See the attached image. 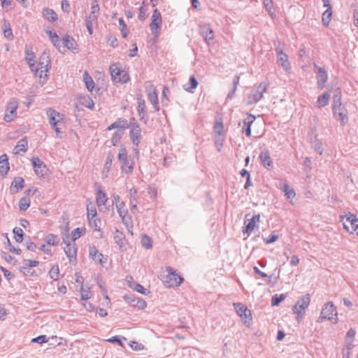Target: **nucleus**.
<instances>
[{"mask_svg": "<svg viewBox=\"0 0 358 358\" xmlns=\"http://www.w3.org/2000/svg\"><path fill=\"white\" fill-rule=\"evenodd\" d=\"M25 54H26L25 59H26L28 65L29 66L31 71L33 73H35L36 74H37L39 69L37 68H35V57H35L34 52H32L31 50L27 48L25 50Z\"/></svg>", "mask_w": 358, "mask_h": 358, "instance_id": "24", "label": "nucleus"}, {"mask_svg": "<svg viewBox=\"0 0 358 358\" xmlns=\"http://www.w3.org/2000/svg\"><path fill=\"white\" fill-rule=\"evenodd\" d=\"M332 17V7H329L322 13V22L323 26L327 27L330 23Z\"/></svg>", "mask_w": 358, "mask_h": 358, "instance_id": "37", "label": "nucleus"}, {"mask_svg": "<svg viewBox=\"0 0 358 358\" xmlns=\"http://www.w3.org/2000/svg\"><path fill=\"white\" fill-rule=\"evenodd\" d=\"M324 320H330L333 324L338 322L337 310L331 301L325 303L320 313L319 321L323 322Z\"/></svg>", "mask_w": 358, "mask_h": 358, "instance_id": "4", "label": "nucleus"}, {"mask_svg": "<svg viewBox=\"0 0 358 358\" xmlns=\"http://www.w3.org/2000/svg\"><path fill=\"white\" fill-rule=\"evenodd\" d=\"M3 27H4L3 29L4 37L6 38H7L8 40H13L14 36L13 34V31L10 28V24L9 21L4 19L3 21Z\"/></svg>", "mask_w": 358, "mask_h": 358, "instance_id": "35", "label": "nucleus"}, {"mask_svg": "<svg viewBox=\"0 0 358 358\" xmlns=\"http://www.w3.org/2000/svg\"><path fill=\"white\" fill-rule=\"evenodd\" d=\"M129 287L134 289V291L143 294H147V293L150 292H147V289L143 285L136 282H130Z\"/></svg>", "mask_w": 358, "mask_h": 358, "instance_id": "45", "label": "nucleus"}, {"mask_svg": "<svg viewBox=\"0 0 358 358\" xmlns=\"http://www.w3.org/2000/svg\"><path fill=\"white\" fill-rule=\"evenodd\" d=\"M310 302V296L306 294L303 297L299 299L292 307L293 313L296 315L298 322L301 321L305 310L308 307Z\"/></svg>", "mask_w": 358, "mask_h": 358, "instance_id": "5", "label": "nucleus"}, {"mask_svg": "<svg viewBox=\"0 0 358 358\" xmlns=\"http://www.w3.org/2000/svg\"><path fill=\"white\" fill-rule=\"evenodd\" d=\"M85 231V228L78 227V228L75 229L71 233L72 241L75 242L77 239H78L81 236L83 233H84Z\"/></svg>", "mask_w": 358, "mask_h": 358, "instance_id": "54", "label": "nucleus"}, {"mask_svg": "<svg viewBox=\"0 0 358 358\" xmlns=\"http://www.w3.org/2000/svg\"><path fill=\"white\" fill-rule=\"evenodd\" d=\"M123 299L130 306L135 307L138 310H143L147 306V303L144 299L137 297L133 294H124Z\"/></svg>", "mask_w": 358, "mask_h": 358, "instance_id": "10", "label": "nucleus"}, {"mask_svg": "<svg viewBox=\"0 0 358 358\" xmlns=\"http://www.w3.org/2000/svg\"><path fill=\"white\" fill-rule=\"evenodd\" d=\"M137 190L132 187L129 189V194H130V203H131V210H134V209L137 210V206H136V195Z\"/></svg>", "mask_w": 358, "mask_h": 358, "instance_id": "46", "label": "nucleus"}, {"mask_svg": "<svg viewBox=\"0 0 358 358\" xmlns=\"http://www.w3.org/2000/svg\"><path fill=\"white\" fill-rule=\"evenodd\" d=\"M233 306L238 315L241 317L243 324L246 327H250L252 322L251 311L241 303H234Z\"/></svg>", "mask_w": 358, "mask_h": 358, "instance_id": "6", "label": "nucleus"}, {"mask_svg": "<svg viewBox=\"0 0 358 358\" xmlns=\"http://www.w3.org/2000/svg\"><path fill=\"white\" fill-rule=\"evenodd\" d=\"M114 159V155L111 152H109L107 155L106 162L104 164V169L109 171L111 169L113 161Z\"/></svg>", "mask_w": 358, "mask_h": 358, "instance_id": "57", "label": "nucleus"}, {"mask_svg": "<svg viewBox=\"0 0 358 358\" xmlns=\"http://www.w3.org/2000/svg\"><path fill=\"white\" fill-rule=\"evenodd\" d=\"M122 340H126V338L120 336H114L108 339V342L112 343H117L120 346H123Z\"/></svg>", "mask_w": 358, "mask_h": 358, "instance_id": "58", "label": "nucleus"}, {"mask_svg": "<svg viewBox=\"0 0 358 358\" xmlns=\"http://www.w3.org/2000/svg\"><path fill=\"white\" fill-rule=\"evenodd\" d=\"M253 271H254L255 273L260 275L261 277H262V278H268L266 280V283L267 284H270L271 283V278L272 275H268L264 272L260 271L259 268L257 266H254L253 267Z\"/></svg>", "mask_w": 358, "mask_h": 358, "instance_id": "60", "label": "nucleus"}, {"mask_svg": "<svg viewBox=\"0 0 358 358\" xmlns=\"http://www.w3.org/2000/svg\"><path fill=\"white\" fill-rule=\"evenodd\" d=\"M151 20L152 21L150 24V29L155 36L157 38L159 36V32L157 30L161 28L162 22L161 13L157 8L154 10Z\"/></svg>", "mask_w": 358, "mask_h": 358, "instance_id": "12", "label": "nucleus"}, {"mask_svg": "<svg viewBox=\"0 0 358 358\" xmlns=\"http://www.w3.org/2000/svg\"><path fill=\"white\" fill-rule=\"evenodd\" d=\"M24 187V180L22 177H15L11 183L10 187V192L13 194L18 192Z\"/></svg>", "mask_w": 358, "mask_h": 358, "instance_id": "27", "label": "nucleus"}, {"mask_svg": "<svg viewBox=\"0 0 358 358\" xmlns=\"http://www.w3.org/2000/svg\"><path fill=\"white\" fill-rule=\"evenodd\" d=\"M64 243L66 244V247L64 248V252L69 259V262L71 264H75L76 263L77 255L76 244L74 242L73 243H71L70 242H66L64 239Z\"/></svg>", "mask_w": 358, "mask_h": 358, "instance_id": "16", "label": "nucleus"}, {"mask_svg": "<svg viewBox=\"0 0 358 358\" xmlns=\"http://www.w3.org/2000/svg\"><path fill=\"white\" fill-rule=\"evenodd\" d=\"M90 256L96 262L101 266H104L106 263V259L104 258L103 255L99 252L95 246L90 247Z\"/></svg>", "mask_w": 358, "mask_h": 358, "instance_id": "21", "label": "nucleus"}, {"mask_svg": "<svg viewBox=\"0 0 358 358\" xmlns=\"http://www.w3.org/2000/svg\"><path fill=\"white\" fill-rule=\"evenodd\" d=\"M45 242L50 245H56L58 242V237L57 236L53 234H49L47 235L45 238Z\"/></svg>", "mask_w": 358, "mask_h": 358, "instance_id": "56", "label": "nucleus"}, {"mask_svg": "<svg viewBox=\"0 0 358 358\" xmlns=\"http://www.w3.org/2000/svg\"><path fill=\"white\" fill-rule=\"evenodd\" d=\"M256 117L254 115L249 114L248 117L243 120V127L242 128L243 133H245L247 137H250L252 135L251 125L255 120Z\"/></svg>", "mask_w": 358, "mask_h": 358, "instance_id": "23", "label": "nucleus"}, {"mask_svg": "<svg viewBox=\"0 0 358 358\" xmlns=\"http://www.w3.org/2000/svg\"><path fill=\"white\" fill-rule=\"evenodd\" d=\"M166 271L168 272V275L166 282L168 284V287H178L181 285L184 278L176 273V271L173 268L167 267Z\"/></svg>", "mask_w": 358, "mask_h": 358, "instance_id": "9", "label": "nucleus"}, {"mask_svg": "<svg viewBox=\"0 0 358 358\" xmlns=\"http://www.w3.org/2000/svg\"><path fill=\"white\" fill-rule=\"evenodd\" d=\"M63 42L66 48L69 50H73L76 48V41L74 40V38L70 37L69 35L66 34L64 36Z\"/></svg>", "mask_w": 358, "mask_h": 358, "instance_id": "43", "label": "nucleus"}, {"mask_svg": "<svg viewBox=\"0 0 358 358\" xmlns=\"http://www.w3.org/2000/svg\"><path fill=\"white\" fill-rule=\"evenodd\" d=\"M269 83L267 81H263L257 85H255L246 96V105L251 106L258 103L264 97V94L266 92Z\"/></svg>", "mask_w": 358, "mask_h": 358, "instance_id": "2", "label": "nucleus"}, {"mask_svg": "<svg viewBox=\"0 0 358 358\" xmlns=\"http://www.w3.org/2000/svg\"><path fill=\"white\" fill-rule=\"evenodd\" d=\"M31 164L36 175L41 178H44L48 171L46 165L38 157H33Z\"/></svg>", "mask_w": 358, "mask_h": 358, "instance_id": "15", "label": "nucleus"}, {"mask_svg": "<svg viewBox=\"0 0 358 358\" xmlns=\"http://www.w3.org/2000/svg\"><path fill=\"white\" fill-rule=\"evenodd\" d=\"M260 215L255 214L251 219L245 220L244 224L245 225V229H243L242 231L244 234H250L251 232L255 229L257 223L259 222Z\"/></svg>", "mask_w": 358, "mask_h": 358, "instance_id": "19", "label": "nucleus"}, {"mask_svg": "<svg viewBox=\"0 0 358 358\" xmlns=\"http://www.w3.org/2000/svg\"><path fill=\"white\" fill-rule=\"evenodd\" d=\"M129 128V124L125 118L120 117L115 122L109 125L106 130L110 131L114 129H120L124 131L126 129Z\"/></svg>", "mask_w": 358, "mask_h": 358, "instance_id": "25", "label": "nucleus"}, {"mask_svg": "<svg viewBox=\"0 0 358 358\" xmlns=\"http://www.w3.org/2000/svg\"><path fill=\"white\" fill-rule=\"evenodd\" d=\"M46 114L49 120L51 127L54 129L57 134L61 133L59 128L57 127L59 122L63 121L64 115L52 108H48L46 110Z\"/></svg>", "mask_w": 358, "mask_h": 358, "instance_id": "8", "label": "nucleus"}, {"mask_svg": "<svg viewBox=\"0 0 358 358\" xmlns=\"http://www.w3.org/2000/svg\"><path fill=\"white\" fill-rule=\"evenodd\" d=\"M122 134H123V131H116L115 132H114L113 134L112 138H111V143L113 146H115L117 145V143H119V141H120V139L122 138Z\"/></svg>", "mask_w": 358, "mask_h": 358, "instance_id": "55", "label": "nucleus"}, {"mask_svg": "<svg viewBox=\"0 0 358 358\" xmlns=\"http://www.w3.org/2000/svg\"><path fill=\"white\" fill-rule=\"evenodd\" d=\"M87 219H90V217H95L97 215L96 207L92 205L90 206L89 205L87 206Z\"/></svg>", "mask_w": 358, "mask_h": 358, "instance_id": "63", "label": "nucleus"}, {"mask_svg": "<svg viewBox=\"0 0 358 358\" xmlns=\"http://www.w3.org/2000/svg\"><path fill=\"white\" fill-rule=\"evenodd\" d=\"M148 99L152 104H156V102L158 101V96L155 88L148 92Z\"/></svg>", "mask_w": 358, "mask_h": 358, "instance_id": "53", "label": "nucleus"}, {"mask_svg": "<svg viewBox=\"0 0 358 358\" xmlns=\"http://www.w3.org/2000/svg\"><path fill=\"white\" fill-rule=\"evenodd\" d=\"M314 71L317 76L318 88L323 89L328 80V74L324 67L319 66L316 63L313 64Z\"/></svg>", "mask_w": 358, "mask_h": 358, "instance_id": "11", "label": "nucleus"}, {"mask_svg": "<svg viewBox=\"0 0 358 358\" xmlns=\"http://www.w3.org/2000/svg\"><path fill=\"white\" fill-rule=\"evenodd\" d=\"M331 94L329 92H324L322 94L318 96L317 103L318 107H324L329 104Z\"/></svg>", "mask_w": 358, "mask_h": 358, "instance_id": "33", "label": "nucleus"}, {"mask_svg": "<svg viewBox=\"0 0 358 358\" xmlns=\"http://www.w3.org/2000/svg\"><path fill=\"white\" fill-rule=\"evenodd\" d=\"M286 296L284 294H274L271 298V305L273 306H278L285 299Z\"/></svg>", "mask_w": 358, "mask_h": 358, "instance_id": "51", "label": "nucleus"}, {"mask_svg": "<svg viewBox=\"0 0 358 358\" xmlns=\"http://www.w3.org/2000/svg\"><path fill=\"white\" fill-rule=\"evenodd\" d=\"M129 138L133 145L138 147L141 138V129H130Z\"/></svg>", "mask_w": 358, "mask_h": 358, "instance_id": "29", "label": "nucleus"}, {"mask_svg": "<svg viewBox=\"0 0 358 358\" xmlns=\"http://www.w3.org/2000/svg\"><path fill=\"white\" fill-rule=\"evenodd\" d=\"M274 45H275V51L276 52L277 56L285 53L284 45H281L279 41H275Z\"/></svg>", "mask_w": 358, "mask_h": 358, "instance_id": "64", "label": "nucleus"}, {"mask_svg": "<svg viewBox=\"0 0 358 358\" xmlns=\"http://www.w3.org/2000/svg\"><path fill=\"white\" fill-rule=\"evenodd\" d=\"M124 240L125 236L124 234L119 231L118 229H116L115 236H114V241L115 243L119 245L120 248L122 249V248L124 247Z\"/></svg>", "mask_w": 358, "mask_h": 358, "instance_id": "39", "label": "nucleus"}, {"mask_svg": "<svg viewBox=\"0 0 358 358\" xmlns=\"http://www.w3.org/2000/svg\"><path fill=\"white\" fill-rule=\"evenodd\" d=\"M198 81L194 76H191L189 80V87H186V85H184V89L188 92L193 93L194 90L198 86Z\"/></svg>", "mask_w": 358, "mask_h": 358, "instance_id": "42", "label": "nucleus"}, {"mask_svg": "<svg viewBox=\"0 0 358 358\" xmlns=\"http://www.w3.org/2000/svg\"><path fill=\"white\" fill-rule=\"evenodd\" d=\"M109 71L112 80L115 83L124 84L130 80L129 72L122 69L119 63L110 64Z\"/></svg>", "mask_w": 358, "mask_h": 358, "instance_id": "3", "label": "nucleus"}, {"mask_svg": "<svg viewBox=\"0 0 358 358\" xmlns=\"http://www.w3.org/2000/svg\"><path fill=\"white\" fill-rule=\"evenodd\" d=\"M28 148V142L26 137L21 138L15 145L14 150H15V153L17 154L20 152H25L27 150Z\"/></svg>", "mask_w": 358, "mask_h": 358, "instance_id": "34", "label": "nucleus"}, {"mask_svg": "<svg viewBox=\"0 0 358 358\" xmlns=\"http://www.w3.org/2000/svg\"><path fill=\"white\" fill-rule=\"evenodd\" d=\"M46 34H48L50 39L52 43L53 44V45L55 46L56 48H59L61 41H60L59 37L57 35V34L54 30L47 31Z\"/></svg>", "mask_w": 358, "mask_h": 358, "instance_id": "40", "label": "nucleus"}, {"mask_svg": "<svg viewBox=\"0 0 358 358\" xmlns=\"http://www.w3.org/2000/svg\"><path fill=\"white\" fill-rule=\"evenodd\" d=\"M122 222L126 226L127 229L129 230V229H132V219L131 215H128V213H125L121 217Z\"/></svg>", "mask_w": 358, "mask_h": 358, "instance_id": "49", "label": "nucleus"}, {"mask_svg": "<svg viewBox=\"0 0 358 358\" xmlns=\"http://www.w3.org/2000/svg\"><path fill=\"white\" fill-rule=\"evenodd\" d=\"M201 34L208 45L214 40V31L210 24H205L201 27Z\"/></svg>", "mask_w": 358, "mask_h": 358, "instance_id": "22", "label": "nucleus"}, {"mask_svg": "<svg viewBox=\"0 0 358 358\" xmlns=\"http://www.w3.org/2000/svg\"><path fill=\"white\" fill-rule=\"evenodd\" d=\"M214 131L215 135H218L220 136H224V125L221 118H216L215 126H214Z\"/></svg>", "mask_w": 358, "mask_h": 358, "instance_id": "41", "label": "nucleus"}, {"mask_svg": "<svg viewBox=\"0 0 358 358\" xmlns=\"http://www.w3.org/2000/svg\"><path fill=\"white\" fill-rule=\"evenodd\" d=\"M42 59L43 60L45 59V62H46V64L45 65V69H41L38 67H36L37 69H39V71L37 74H36L35 73H34L35 74L36 76H38L41 79H43V80H41V83L42 85H44L46 83L47 79H48V74L46 73L49 71V69H50V59L49 58V55L48 54H46L45 52H44L42 55Z\"/></svg>", "mask_w": 358, "mask_h": 358, "instance_id": "17", "label": "nucleus"}, {"mask_svg": "<svg viewBox=\"0 0 358 358\" xmlns=\"http://www.w3.org/2000/svg\"><path fill=\"white\" fill-rule=\"evenodd\" d=\"M119 24L121 27V34L123 38H126L128 36V30L127 28V24L124 22V20L122 18H120L118 20Z\"/></svg>", "mask_w": 358, "mask_h": 358, "instance_id": "59", "label": "nucleus"}, {"mask_svg": "<svg viewBox=\"0 0 358 358\" xmlns=\"http://www.w3.org/2000/svg\"><path fill=\"white\" fill-rule=\"evenodd\" d=\"M277 61L286 73H290L291 65L286 53L278 55Z\"/></svg>", "mask_w": 358, "mask_h": 358, "instance_id": "28", "label": "nucleus"}, {"mask_svg": "<svg viewBox=\"0 0 358 358\" xmlns=\"http://www.w3.org/2000/svg\"><path fill=\"white\" fill-rule=\"evenodd\" d=\"M24 264L25 265L24 267L22 268L20 271H22L23 269H26L27 267H35L39 265V262L36 260H28L24 259Z\"/></svg>", "mask_w": 358, "mask_h": 358, "instance_id": "62", "label": "nucleus"}, {"mask_svg": "<svg viewBox=\"0 0 358 358\" xmlns=\"http://www.w3.org/2000/svg\"><path fill=\"white\" fill-rule=\"evenodd\" d=\"M281 189L285 193V196L287 199H292L296 196L294 189L290 188L288 183L286 182H283Z\"/></svg>", "mask_w": 358, "mask_h": 358, "instance_id": "36", "label": "nucleus"}, {"mask_svg": "<svg viewBox=\"0 0 358 358\" xmlns=\"http://www.w3.org/2000/svg\"><path fill=\"white\" fill-rule=\"evenodd\" d=\"M30 203H31L30 199L28 196H24L22 197L20 199L19 203H18L20 210L25 211L30 206Z\"/></svg>", "mask_w": 358, "mask_h": 358, "instance_id": "44", "label": "nucleus"}, {"mask_svg": "<svg viewBox=\"0 0 358 358\" xmlns=\"http://www.w3.org/2000/svg\"><path fill=\"white\" fill-rule=\"evenodd\" d=\"M136 100L138 103L137 111L140 117V120L146 124L148 122V116L147 115L145 100L140 94H137Z\"/></svg>", "mask_w": 358, "mask_h": 358, "instance_id": "14", "label": "nucleus"}, {"mask_svg": "<svg viewBox=\"0 0 358 358\" xmlns=\"http://www.w3.org/2000/svg\"><path fill=\"white\" fill-rule=\"evenodd\" d=\"M13 233L14 234V238L17 243H22L24 239V231L20 227H15L13 229Z\"/></svg>", "mask_w": 358, "mask_h": 358, "instance_id": "47", "label": "nucleus"}, {"mask_svg": "<svg viewBox=\"0 0 358 358\" xmlns=\"http://www.w3.org/2000/svg\"><path fill=\"white\" fill-rule=\"evenodd\" d=\"M42 14L45 19L51 22H55L58 20L57 15L51 8H44L42 10Z\"/></svg>", "mask_w": 358, "mask_h": 358, "instance_id": "30", "label": "nucleus"}, {"mask_svg": "<svg viewBox=\"0 0 358 358\" xmlns=\"http://www.w3.org/2000/svg\"><path fill=\"white\" fill-rule=\"evenodd\" d=\"M95 185L98 186V187H99V189L96 193V203H97L98 206L105 205L108 200L106 194L103 190H101L100 189V186L98 185V184L96 182L95 183Z\"/></svg>", "mask_w": 358, "mask_h": 358, "instance_id": "32", "label": "nucleus"}, {"mask_svg": "<svg viewBox=\"0 0 358 358\" xmlns=\"http://www.w3.org/2000/svg\"><path fill=\"white\" fill-rule=\"evenodd\" d=\"M117 158L121 163L122 171L127 174L132 173L134 170V163L129 162L127 150L123 145L120 146Z\"/></svg>", "mask_w": 358, "mask_h": 358, "instance_id": "7", "label": "nucleus"}, {"mask_svg": "<svg viewBox=\"0 0 358 358\" xmlns=\"http://www.w3.org/2000/svg\"><path fill=\"white\" fill-rule=\"evenodd\" d=\"M332 111L334 118L339 120L342 125H345L348 121V110L341 103L340 92L333 96Z\"/></svg>", "mask_w": 358, "mask_h": 358, "instance_id": "1", "label": "nucleus"}, {"mask_svg": "<svg viewBox=\"0 0 358 358\" xmlns=\"http://www.w3.org/2000/svg\"><path fill=\"white\" fill-rule=\"evenodd\" d=\"M141 242L142 246L147 250L150 249L152 247V238L146 234L142 235Z\"/></svg>", "mask_w": 358, "mask_h": 358, "instance_id": "48", "label": "nucleus"}, {"mask_svg": "<svg viewBox=\"0 0 358 358\" xmlns=\"http://www.w3.org/2000/svg\"><path fill=\"white\" fill-rule=\"evenodd\" d=\"M83 80L87 90L92 92L95 87V83L92 76L87 71L84 72Z\"/></svg>", "mask_w": 358, "mask_h": 358, "instance_id": "31", "label": "nucleus"}, {"mask_svg": "<svg viewBox=\"0 0 358 358\" xmlns=\"http://www.w3.org/2000/svg\"><path fill=\"white\" fill-rule=\"evenodd\" d=\"M80 101L83 106L89 109L92 110L94 108V103L92 97L90 96L89 95L86 94L83 95V96H80Z\"/></svg>", "mask_w": 358, "mask_h": 358, "instance_id": "38", "label": "nucleus"}, {"mask_svg": "<svg viewBox=\"0 0 358 358\" xmlns=\"http://www.w3.org/2000/svg\"><path fill=\"white\" fill-rule=\"evenodd\" d=\"M18 108V102L15 99H13L8 103L7 108L5 111L3 120L6 122H10L15 117L17 116V109Z\"/></svg>", "mask_w": 358, "mask_h": 358, "instance_id": "13", "label": "nucleus"}, {"mask_svg": "<svg viewBox=\"0 0 358 358\" xmlns=\"http://www.w3.org/2000/svg\"><path fill=\"white\" fill-rule=\"evenodd\" d=\"M259 158L262 165L267 170L273 169V162L270 157V153L266 148L262 150L259 154Z\"/></svg>", "mask_w": 358, "mask_h": 358, "instance_id": "18", "label": "nucleus"}, {"mask_svg": "<svg viewBox=\"0 0 358 358\" xmlns=\"http://www.w3.org/2000/svg\"><path fill=\"white\" fill-rule=\"evenodd\" d=\"M89 222V224L91 227L94 229V231H101L100 224L101 220L99 218L92 217L87 219Z\"/></svg>", "mask_w": 358, "mask_h": 358, "instance_id": "50", "label": "nucleus"}, {"mask_svg": "<svg viewBox=\"0 0 358 358\" xmlns=\"http://www.w3.org/2000/svg\"><path fill=\"white\" fill-rule=\"evenodd\" d=\"M106 41L107 43L113 48H115L118 45L117 38L112 34H108L106 36Z\"/></svg>", "mask_w": 358, "mask_h": 358, "instance_id": "61", "label": "nucleus"}, {"mask_svg": "<svg viewBox=\"0 0 358 358\" xmlns=\"http://www.w3.org/2000/svg\"><path fill=\"white\" fill-rule=\"evenodd\" d=\"M9 170L10 165L8 156L6 154H3L0 156V175L2 177H5Z\"/></svg>", "mask_w": 358, "mask_h": 358, "instance_id": "26", "label": "nucleus"}, {"mask_svg": "<svg viewBox=\"0 0 358 358\" xmlns=\"http://www.w3.org/2000/svg\"><path fill=\"white\" fill-rule=\"evenodd\" d=\"M59 268L58 265H54L52 266L49 271V275L53 280H57L59 278Z\"/></svg>", "mask_w": 358, "mask_h": 358, "instance_id": "52", "label": "nucleus"}, {"mask_svg": "<svg viewBox=\"0 0 358 358\" xmlns=\"http://www.w3.org/2000/svg\"><path fill=\"white\" fill-rule=\"evenodd\" d=\"M343 228L348 232L352 234L358 229V218L355 215L350 214L346 218V222H343Z\"/></svg>", "mask_w": 358, "mask_h": 358, "instance_id": "20", "label": "nucleus"}]
</instances>
